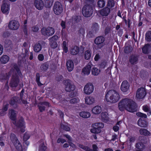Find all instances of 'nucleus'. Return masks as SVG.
<instances>
[{
  "mask_svg": "<svg viewBox=\"0 0 151 151\" xmlns=\"http://www.w3.org/2000/svg\"><path fill=\"white\" fill-rule=\"evenodd\" d=\"M17 112L12 109L9 111L8 116L12 121L13 124L16 127L19 128L22 132H24L25 131V124L22 118L19 120L18 121L16 120Z\"/></svg>",
  "mask_w": 151,
  "mask_h": 151,
  "instance_id": "2",
  "label": "nucleus"
},
{
  "mask_svg": "<svg viewBox=\"0 0 151 151\" xmlns=\"http://www.w3.org/2000/svg\"><path fill=\"white\" fill-rule=\"evenodd\" d=\"M99 58L100 57L99 55L98 54H97L95 55V57L94 59L95 60L97 61Z\"/></svg>",
  "mask_w": 151,
  "mask_h": 151,
  "instance_id": "61",
  "label": "nucleus"
},
{
  "mask_svg": "<svg viewBox=\"0 0 151 151\" xmlns=\"http://www.w3.org/2000/svg\"><path fill=\"white\" fill-rule=\"evenodd\" d=\"M63 51L65 53L68 51V48L67 47V43L65 41H64L63 43Z\"/></svg>",
  "mask_w": 151,
  "mask_h": 151,
  "instance_id": "45",
  "label": "nucleus"
},
{
  "mask_svg": "<svg viewBox=\"0 0 151 151\" xmlns=\"http://www.w3.org/2000/svg\"><path fill=\"white\" fill-rule=\"evenodd\" d=\"M100 72V70L94 67L92 70V73L94 76L98 75Z\"/></svg>",
  "mask_w": 151,
  "mask_h": 151,
  "instance_id": "37",
  "label": "nucleus"
},
{
  "mask_svg": "<svg viewBox=\"0 0 151 151\" xmlns=\"http://www.w3.org/2000/svg\"><path fill=\"white\" fill-rule=\"evenodd\" d=\"M119 129V127L117 125L114 126L113 127V129L115 132H117Z\"/></svg>",
  "mask_w": 151,
  "mask_h": 151,
  "instance_id": "56",
  "label": "nucleus"
},
{
  "mask_svg": "<svg viewBox=\"0 0 151 151\" xmlns=\"http://www.w3.org/2000/svg\"><path fill=\"white\" fill-rule=\"evenodd\" d=\"M65 136L70 141L68 142L70 145L73 148H76V146L70 142V141L71 142L72 140L71 138L68 135H65Z\"/></svg>",
  "mask_w": 151,
  "mask_h": 151,
  "instance_id": "41",
  "label": "nucleus"
},
{
  "mask_svg": "<svg viewBox=\"0 0 151 151\" xmlns=\"http://www.w3.org/2000/svg\"><path fill=\"white\" fill-rule=\"evenodd\" d=\"M91 67V64H88L82 69V74L84 75H88L89 74L90 72Z\"/></svg>",
  "mask_w": 151,
  "mask_h": 151,
  "instance_id": "21",
  "label": "nucleus"
},
{
  "mask_svg": "<svg viewBox=\"0 0 151 151\" xmlns=\"http://www.w3.org/2000/svg\"><path fill=\"white\" fill-rule=\"evenodd\" d=\"M54 30L52 27H49L47 28H44L42 29V33L45 36H50L54 33Z\"/></svg>",
  "mask_w": 151,
  "mask_h": 151,
  "instance_id": "11",
  "label": "nucleus"
},
{
  "mask_svg": "<svg viewBox=\"0 0 151 151\" xmlns=\"http://www.w3.org/2000/svg\"><path fill=\"white\" fill-rule=\"evenodd\" d=\"M39 29L38 27L37 26H35L32 27V30L34 32H37Z\"/></svg>",
  "mask_w": 151,
  "mask_h": 151,
  "instance_id": "57",
  "label": "nucleus"
},
{
  "mask_svg": "<svg viewBox=\"0 0 151 151\" xmlns=\"http://www.w3.org/2000/svg\"><path fill=\"white\" fill-rule=\"evenodd\" d=\"M19 27L18 22L16 21H12L10 22L9 27L11 29L15 30L17 29Z\"/></svg>",
  "mask_w": 151,
  "mask_h": 151,
  "instance_id": "15",
  "label": "nucleus"
},
{
  "mask_svg": "<svg viewBox=\"0 0 151 151\" xmlns=\"http://www.w3.org/2000/svg\"><path fill=\"white\" fill-rule=\"evenodd\" d=\"M93 12V11L92 8L88 5L84 6L82 9V14L86 17H90L92 14Z\"/></svg>",
  "mask_w": 151,
  "mask_h": 151,
  "instance_id": "6",
  "label": "nucleus"
},
{
  "mask_svg": "<svg viewBox=\"0 0 151 151\" xmlns=\"http://www.w3.org/2000/svg\"><path fill=\"white\" fill-rule=\"evenodd\" d=\"M10 75H8L7 74L1 76L0 78L2 80H5L7 81L9 78Z\"/></svg>",
  "mask_w": 151,
  "mask_h": 151,
  "instance_id": "46",
  "label": "nucleus"
},
{
  "mask_svg": "<svg viewBox=\"0 0 151 151\" xmlns=\"http://www.w3.org/2000/svg\"><path fill=\"white\" fill-rule=\"evenodd\" d=\"M94 88V86L92 84L87 83L84 87V93L87 95H89L93 93Z\"/></svg>",
  "mask_w": 151,
  "mask_h": 151,
  "instance_id": "9",
  "label": "nucleus"
},
{
  "mask_svg": "<svg viewBox=\"0 0 151 151\" xmlns=\"http://www.w3.org/2000/svg\"><path fill=\"white\" fill-rule=\"evenodd\" d=\"M101 130L100 129H97L96 128H93L91 130V132L93 133H99L100 132Z\"/></svg>",
  "mask_w": 151,
  "mask_h": 151,
  "instance_id": "43",
  "label": "nucleus"
},
{
  "mask_svg": "<svg viewBox=\"0 0 151 151\" xmlns=\"http://www.w3.org/2000/svg\"><path fill=\"white\" fill-rule=\"evenodd\" d=\"M47 149V147L45 142L41 140L39 142L38 147V151H45Z\"/></svg>",
  "mask_w": 151,
  "mask_h": 151,
  "instance_id": "19",
  "label": "nucleus"
},
{
  "mask_svg": "<svg viewBox=\"0 0 151 151\" xmlns=\"http://www.w3.org/2000/svg\"><path fill=\"white\" fill-rule=\"evenodd\" d=\"M10 139L16 149L19 151H26L27 146L29 145V142H24L23 146L21 145L19 142L17 140V138L14 134H11Z\"/></svg>",
  "mask_w": 151,
  "mask_h": 151,
  "instance_id": "4",
  "label": "nucleus"
},
{
  "mask_svg": "<svg viewBox=\"0 0 151 151\" xmlns=\"http://www.w3.org/2000/svg\"><path fill=\"white\" fill-rule=\"evenodd\" d=\"M145 39L148 42L151 41V31H149L146 33Z\"/></svg>",
  "mask_w": 151,
  "mask_h": 151,
  "instance_id": "38",
  "label": "nucleus"
},
{
  "mask_svg": "<svg viewBox=\"0 0 151 151\" xmlns=\"http://www.w3.org/2000/svg\"><path fill=\"white\" fill-rule=\"evenodd\" d=\"M79 49L77 46L73 47L70 50V53L73 55H76L78 52Z\"/></svg>",
  "mask_w": 151,
  "mask_h": 151,
  "instance_id": "34",
  "label": "nucleus"
},
{
  "mask_svg": "<svg viewBox=\"0 0 151 151\" xmlns=\"http://www.w3.org/2000/svg\"><path fill=\"white\" fill-rule=\"evenodd\" d=\"M136 147L138 149H141L143 147L142 144L140 142H139L136 144Z\"/></svg>",
  "mask_w": 151,
  "mask_h": 151,
  "instance_id": "52",
  "label": "nucleus"
},
{
  "mask_svg": "<svg viewBox=\"0 0 151 151\" xmlns=\"http://www.w3.org/2000/svg\"><path fill=\"white\" fill-rule=\"evenodd\" d=\"M65 90L67 91H73L75 88L74 86L70 80H66L65 82Z\"/></svg>",
  "mask_w": 151,
  "mask_h": 151,
  "instance_id": "12",
  "label": "nucleus"
},
{
  "mask_svg": "<svg viewBox=\"0 0 151 151\" xmlns=\"http://www.w3.org/2000/svg\"><path fill=\"white\" fill-rule=\"evenodd\" d=\"M138 125L141 127H145L147 125V122L144 120L140 119L138 121Z\"/></svg>",
  "mask_w": 151,
  "mask_h": 151,
  "instance_id": "30",
  "label": "nucleus"
},
{
  "mask_svg": "<svg viewBox=\"0 0 151 151\" xmlns=\"http://www.w3.org/2000/svg\"><path fill=\"white\" fill-rule=\"evenodd\" d=\"M17 71V74L16 73L12 75L10 81L9 85L13 88L18 86L19 82V76H20V72L19 70Z\"/></svg>",
  "mask_w": 151,
  "mask_h": 151,
  "instance_id": "5",
  "label": "nucleus"
},
{
  "mask_svg": "<svg viewBox=\"0 0 151 151\" xmlns=\"http://www.w3.org/2000/svg\"><path fill=\"white\" fill-rule=\"evenodd\" d=\"M3 46L0 44V55H1L3 52Z\"/></svg>",
  "mask_w": 151,
  "mask_h": 151,
  "instance_id": "59",
  "label": "nucleus"
},
{
  "mask_svg": "<svg viewBox=\"0 0 151 151\" xmlns=\"http://www.w3.org/2000/svg\"><path fill=\"white\" fill-rule=\"evenodd\" d=\"M9 58L6 55H3L0 59L1 63L2 64H6L7 63L9 60Z\"/></svg>",
  "mask_w": 151,
  "mask_h": 151,
  "instance_id": "27",
  "label": "nucleus"
},
{
  "mask_svg": "<svg viewBox=\"0 0 151 151\" xmlns=\"http://www.w3.org/2000/svg\"><path fill=\"white\" fill-rule=\"evenodd\" d=\"M151 48V45L150 44H146L142 48V52L145 54L148 53L150 51Z\"/></svg>",
  "mask_w": 151,
  "mask_h": 151,
  "instance_id": "26",
  "label": "nucleus"
},
{
  "mask_svg": "<svg viewBox=\"0 0 151 151\" xmlns=\"http://www.w3.org/2000/svg\"><path fill=\"white\" fill-rule=\"evenodd\" d=\"M135 140L134 138L133 137H131L129 138V141L131 142H132L134 141Z\"/></svg>",
  "mask_w": 151,
  "mask_h": 151,
  "instance_id": "62",
  "label": "nucleus"
},
{
  "mask_svg": "<svg viewBox=\"0 0 151 151\" xmlns=\"http://www.w3.org/2000/svg\"><path fill=\"white\" fill-rule=\"evenodd\" d=\"M137 60V58L136 57L134 56H132L131 57L130 61L131 63L133 64L136 63Z\"/></svg>",
  "mask_w": 151,
  "mask_h": 151,
  "instance_id": "44",
  "label": "nucleus"
},
{
  "mask_svg": "<svg viewBox=\"0 0 151 151\" xmlns=\"http://www.w3.org/2000/svg\"><path fill=\"white\" fill-rule=\"evenodd\" d=\"M91 55V51L89 50H88L86 51L85 52L84 57L86 59L88 60L89 59Z\"/></svg>",
  "mask_w": 151,
  "mask_h": 151,
  "instance_id": "36",
  "label": "nucleus"
},
{
  "mask_svg": "<svg viewBox=\"0 0 151 151\" xmlns=\"http://www.w3.org/2000/svg\"><path fill=\"white\" fill-rule=\"evenodd\" d=\"M64 129L67 131H69L70 130V129L69 126H66L65 127Z\"/></svg>",
  "mask_w": 151,
  "mask_h": 151,
  "instance_id": "63",
  "label": "nucleus"
},
{
  "mask_svg": "<svg viewBox=\"0 0 151 151\" xmlns=\"http://www.w3.org/2000/svg\"><path fill=\"white\" fill-rule=\"evenodd\" d=\"M34 4L36 8L39 10L42 9L44 7V4L42 0H35Z\"/></svg>",
  "mask_w": 151,
  "mask_h": 151,
  "instance_id": "18",
  "label": "nucleus"
},
{
  "mask_svg": "<svg viewBox=\"0 0 151 151\" xmlns=\"http://www.w3.org/2000/svg\"><path fill=\"white\" fill-rule=\"evenodd\" d=\"M1 10L3 14H8L10 10V4L8 2L6 1L3 3L1 7Z\"/></svg>",
  "mask_w": 151,
  "mask_h": 151,
  "instance_id": "8",
  "label": "nucleus"
},
{
  "mask_svg": "<svg viewBox=\"0 0 151 151\" xmlns=\"http://www.w3.org/2000/svg\"><path fill=\"white\" fill-rule=\"evenodd\" d=\"M45 5L46 7L50 8L53 2V0H44Z\"/></svg>",
  "mask_w": 151,
  "mask_h": 151,
  "instance_id": "35",
  "label": "nucleus"
},
{
  "mask_svg": "<svg viewBox=\"0 0 151 151\" xmlns=\"http://www.w3.org/2000/svg\"><path fill=\"white\" fill-rule=\"evenodd\" d=\"M104 151H113V150L111 148H108L105 149Z\"/></svg>",
  "mask_w": 151,
  "mask_h": 151,
  "instance_id": "64",
  "label": "nucleus"
},
{
  "mask_svg": "<svg viewBox=\"0 0 151 151\" xmlns=\"http://www.w3.org/2000/svg\"><path fill=\"white\" fill-rule=\"evenodd\" d=\"M44 106H49V103L48 102H44L39 104L38 106L40 111H42L45 109Z\"/></svg>",
  "mask_w": 151,
  "mask_h": 151,
  "instance_id": "28",
  "label": "nucleus"
},
{
  "mask_svg": "<svg viewBox=\"0 0 151 151\" xmlns=\"http://www.w3.org/2000/svg\"><path fill=\"white\" fill-rule=\"evenodd\" d=\"M118 107L121 111L126 109L128 111L132 112L137 110L136 104L132 100L127 98L122 100L119 102Z\"/></svg>",
  "mask_w": 151,
  "mask_h": 151,
  "instance_id": "1",
  "label": "nucleus"
},
{
  "mask_svg": "<svg viewBox=\"0 0 151 151\" xmlns=\"http://www.w3.org/2000/svg\"><path fill=\"white\" fill-rule=\"evenodd\" d=\"M78 146L80 148L85 150L86 151H98V148L97 145L95 144L93 145L92 149L89 148L87 147L84 146L82 145L78 144Z\"/></svg>",
  "mask_w": 151,
  "mask_h": 151,
  "instance_id": "14",
  "label": "nucleus"
},
{
  "mask_svg": "<svg viewBox=\"0 0 151 151\" xmlns=\"http://www.w3.org/2000/svg\"><path fill=\"white\" fill-rule=\"evenodd\" d=\"M143 110L146 112H148L147 115L149 116L151 114V109L147 105H145L143 106Z\"/></svg>",
  "mask_w": 151,
  "mask_h": 151,
  "instance_id": "33",
  "label": "nucleus"
},
{
  "mask_svg": "<svg viewBox=\"0 0 151 151\" xmlns=\"http://www.w3.org/2000/svg\"><path fill=\"white\" fill-rule=\"evenodd\" d=\"M66 65L68 70L72 71L74 68V64L73 61L70 60H68L66 63Z\"/></svg>",
  "mask_w": 151,
  "mask_h": 151,
  "instance_id": "25",
  "label": "nucleus"
},
{
  "mask_svg": "<svg viewBox=\"0 0 151 151\" xmlns=\"http://www.w3.org/2000/svg\"><path fill=\"white\" fill-rule=\"evenodd\" d=\"M104 38L103 37H97L95 40V43L98 45L99 48L103 47L105 45Z\"/></svg>",
  "mask_w": 151,
  "mask_h": 151,
  "instance_id": "13",
  "label": "nucleus"
},
{
  "mask_svg": "<svg viewBox=\"0 0 151 151\" xmlns=\"http://www.w3.org/2000/svg\"><path fill=\"white\" fill-rule=\"evenodd\" d=\"M98 27V24L97 23H95L93 25V26L92 27V28L93 29L95 30L96 29H97Z\"/></svg>",
  "mask_w": 151,
  "mask_h": 151,
  "instance_id": "55",
  "label": "nucleus"
},
{
  "mask_svg": "<svg viewBox=\"0 0 151 151\" xmlns=\"http://www.w3.org/2000/svg\"><path fill=\"white\" fill-rule=\"evenodd\" d=\"M85 102L88 105H91L95 102L94 98L92 96H87L85 98Z\"/></svg>",
  "mask_w": 151,
  "mask_h": 151,
  "instance_id": "20",
  "label": "nucleus"
},
{
  "mask_svg": "<svg viewBox=\"0 0 151 151\" xmlns=\"http://www.w3.org/2000/svg\"><path fill=\"white\" fill-rule=\"evenodd\" d=\"M146 92L144 88H139L136 93V97L138 99L143 98L146 95Z\"/></svg>",
  "mask_w": 151,
  "mask_h": 151,
  "instance_id": "10",
  "label": "nucleus"
},
{
  "mask_svg": "<svg viewBox=\"0 0 151 151\" xmlns=\"http://www.w3.org/2000/svg\"><path fill=\"white\" fill-rule=\"evenodd\" d=\"M114 0H109L108 1L107 5L109 7L111 8L114 6Z\"/></svg>",
  "mask_w": 151,
  "mask_h": 151,
  "instance_id": "42",
  "label": "nucleus"
},
{
  "mask_svg": "<svg viewBox=\"0 0 151 151\" xmlns=\"http://www.w3.org/2000/svg\"><path fill=\"white\" fill-rule=\"evenodd\" d=\"M44 58V55L42 54H39L38 56V59L40 61H42Z\"/></svg>",
  "mask_w": 151,
  "mask_h": 151,
  "instance_id": "53",
  "label": "nucleus"
},
{
  "mask_svg": "<svg viewBox=\"0 0 151 151\" xmlns=\"http://www.w3.org/2000/svg\"><path fill=\"white\" fill-rule=\"evenodd\" d=\"M110 12V9L107 7L101 9L100 11V13L102 16H106L109 14Z\"/></svg>",
  "mask_w": 151,
  "mask_h": 151,
  "instance_id": "24",
  "label": "nucleus"
},
{
  "mask_svg": "<svg viewBox=\"0 0 151 151\" xmlns=\"http://www.w3.org/2000/svg\"><path fill=\"white\" fill-rule=\"evenodd\" d=\"M79 99L78 98H76L72 99L70 100V102L72 104H76L79 102Z\"/></svg>",
  "mask_w": 151,
  "mask_h": 151,
  "instance_id": "47",
  "label": "nucleus"
},
{
  "mask_svg": "<svg viewBox=\"0 0 151 151\" xmlns=\"http://www.w3.org/2000/svg\"><path fill=\"white\" fill-rule=\"evenodd\" d=\"M29 135L28 133H26L24 136L23 139L24 141V142H25L27 141V140H28L29 138Z\"/></svg>",
  "mask_w": 151,
  "mask_h": 151,
  "instance_id": "50",
  "label": "nucleus"
},
{
  "mask_svg": "<svg viewBox=\"0 0 151 151\" xmlns=\"http://www.w3.org/2000/svg\"><path fill=\"white\" fill-rule=\"evenodd\" d=\"M101 117L102 121L104 122L107 123L109 122V118L107 113L102 112L101 114Z\"/></svg>",
  "mask_w": 151,
  "mask_h": 151,
  "instance_id": "23",
  "label": "nucleus"
},
{
  "mask_svg": "<svg viewBox=\"0 0 151 151\" xmlns=\"http://www.w3.org/2000/svg\"><path fill=\"white\" fill-rule=\"evenodd\" d=\"M102 111V108L101 106H96L92 109L91 111L94 114H98Z\"/></svg>",
  "mask_w": 151,
  "mask_h": 151,
  "instance_id": "22",
  "label": "nucleus"
},
{
  "mask_svg": "<svg viewBox=\"0 0 151 151\" xmlns=\"http://www.w3.org/2000/svg\"><path fill=\"white\" fill-rule=\"evenodd\" d=\"M61 25L63 29L65 28V22L63 21H62L61 24Z\"/></svg>",
  "mask_w": 151,
  "mask_h": 151,
  "instance_id": "60",
  "label": "nucleus"
},
{
  "mask_svg": "<svg viewBox=\"0 0 151 151\" xmlns=\"http://www.w3.org/2000/svg\"><path fill=\"white\" fill-rule=\"evenodd\" d=\"M8 105H6V106L3 107L2 110L3 112H5L7 111L8 109Z\"/></svg>",
  "mask_w": 151,
  "mask_h": 151,
  "instance_id": "58",
  "label": "nucleus"
},
{
  "mask_svg": "<svg viewBox=\"0 0 151 151\" xmlns=\"http://www.w3.org/2000/svg\"><path fill=\"white\" fill-rule=\"evenodd\" d=\"M129 88V85L127 81H124L121 86V90L123 92L127 91Z\"/></svg>",
  "mask_w": 151,
  "mask_h": 151,
  "instance_id": "16",
  "label": "nucleus"
},
{
  "mask_svg": "<svg viewBox=\"0 0 151 151\" xmlns=\"http://www.w3.org/2000/svg\"><path fill=\"white\" fill-rule=\"evenodd\" d=\"M120 98L119 93L114 90H111L106 92L105 99L107 102L115 103L118 101Z\"/></svg>",
  "mask_w": 151,
  "mask_h": 151,
  "instance_id": "3",
  "label": "nucleus"
},
{
  "mask_svg": "<svg viewBox=\"0 0 151 151\" xmlns=\"http://www.w3.org/2000/svg\"><path fill=\"white\" fill-rule=\"evenodd\" d=\"M17 100V99L16 97H14L12 99L10 102V104L11 105H14L15 104H16L17 103L16 100Z\"/></svg>",
  "mask_w": 151,
  "mask_h": 151,
  "instance_id": "49",
  "label": "nucleus"
},
{
  "mask_svg": "<svg viewBox=\"0 0 151 151\" xmlns=\"http://www.w3.org/2000/svg\"><path fill=\"white\" fill-rule=\"evenodd\" d=\"M41 49V46L39 44H36L34 47V50L36 52H38Z\"/></svg>",
  "mask_w": 151,
  "mask_h": 151,
  "instance_id": "39",
  "label": "nucleus"
},
{
  "mask_svg": "<svg viewBox=\"0 0 151 151\" xmlns=\"http://www.w3.org/2000/svg\"><path fill=\"white\" fill-rule=\"evenodd\" d=\"M41 69L43 70H45L48 68V65L47 64L42 65L41 67Z\"/></svg>",
  "mask_w": 151,
  "mask_h": 151,
  "instance_id": "51",
  "label": "nucleus"
},
{
  "mask_svg": "<svg viewBox=\"0 0 151 151\" xmlns=\"http://www.w3.org/2000/svg\"><path fill=\"white\" fill-rule=\"evenodd\" d=\"M79 115L82 118H87L91 116L90 113L87 111H82L80 113Z\"/></svg>",
  "mask_w": 151,
  "mask_h": 151,
  "instance_id": "29",
  "label": "nucleus"
},
{
  "mask_svg": "<svg viewBox=\"0 0 151 151\" xmlns=\"http://www.w3.org/2000/svg\"><path fill=\"white\" fill-rule=\"evenodd\" d=\"M106 3L104 0H99L97 2V6L99 8L103 7L105 5Z\"/></svg>",
  "mask_w": 151,
  "mask_h": 151,
  "instance_id": "32",
  "label": "nucleus"
},
{
  "mask_svg": "<svg viewBox=\"0 0 151 151\" xmlns=\"http://www.w3.org/2000/svg\"><path fill=\"white\" fill-rule=\"evenodd\" d=\"M92 128H96L97 129H100L104 127V125L102 123H96L92 125Z\"/></svg>",
  "mask_w": 151,
  "mask_h": 151,
  "instance_id": "31",
  "label": "nucleus"
},
{
  "mask_svg": "<svg viewBox=\"0 0 151 151\" xmlns=\"http://www.w3.org/2000/svg\"><path fill=\"white\" fill-rule=\"evenodd\" d=\"M62 5L59 2H56L53 7V11L55 13L56 15L60 14L63 11Z\"/></svg>",
  "mask_w": 151,
  "mask_h": 151,
  "instance_id": "7",
  "label": "nucleus"
},
{
  "mask_svg": "<svg viewBox=\"0 0 151 151\" xmlns=\"http://www.w3.org/2000/svg\"><path fill=\"white\" fill-rule=\"evenodd\" d=\"M65 142V141L64 139L60 138H58L57 140V142L58 143L61 142L62 143H63Z\"/></svg>",
  "mask_w": 151,
  "mask_h": 151,
  "instance_id": "54",
  "label": "nucleus"
},
{
  "mask_svg": "<svg viewBox=\"0 0 151 151\" xmlns=\"http://www.w3.org/2000/svg\"><path fill=\"white\" fill-rule=\"evenodd\" d=\"M139 132L141 134L145 135H147L150 134L149 132L146 129H140Z\"/></svg>",
  "mask_w": 151,
  "mask_h": 151,
  "instance_id": "40",
  "label": "nucleus"
},
{
  "mask_svg": "<svg viewBox=\"0 0 151 151\" xmlns=\"http://www.w3.org/2000/svg\"><path fill=\"white\" fill-rule=\"evenodd\" d=\"M58 38V36H54L50 39V44L52 48H55L57 46V44L56 41Z\"/></svg>",
  "mask_w": 151,
  "mask_h": 151,
  "instance_id": "17",
  "label": "nucleus"
},
{
  "mask_svg": "<svg viewBox=\"0 0 151 151\" xmlns=\"http://www.w3.org/2000/svg\"><path fill=\"white\" fill-rule=\"evenodd\" d=\"M136 114L137 116L139 117L146 118L147 117V116L146 114L142 113L141 112H138Z\"/></svg>",
  "mask_w": 151,
  "mask_h": 151,
  "instance_id": "48",
  "label": "nucleus"
}]
</instances>
